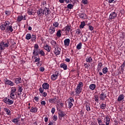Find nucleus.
I'll return each instance as SVG.
<instances>
[{
  "instance_id": "f257e3e1",
  "label": "nucleus",
  "mask_w": 125,
  "mask_h": 125,
  "mask_svg": "<svg viewBox=\"0 0 125 125\" xmlns=\"http://www.w3.org/2000/svg\"><path fill=\"white\" fill-rule=\"evenodd\" d=\"M48 101L50 103H51V104H55L56 102L58 103H59V100H58V97L57 96H54L53 98L49 99L48 100Z\"/></svg>"
},
{
  "instance_id": "f03ea898",
  "label": "nucleus",
  "mask_w": 125,
  "mask_h": 125,
  "mask_svg": "<svg viewBox=\"0 0 125 125\" xmlns=\"http://www.w3.org/2000/svg\"><path fill=\"white\" fill-rule=\"evenodd\" d=\"M116 17H117V14L116 13V12H113L112 13H111V14H110L108 20L111 22L113 21V19H115Z\"/></svg>"
},
{
  "instance_id": "7ed1b4c3",
  "label": "nucleus",
  "mask_w": 125,
  "mask_h": 125,
  "mask_svg": "<svg viewBox=\"0 0 125 125\" xmlns=\"http://www.w3.org/2000/svg\"><path fill=\"white\" fill-rule=\"evenodd\" d=\"M3 102H4V103L8 104V105H12V104H13V103H14V101L11 100L9 99H7V98H5L3 99Z\"/></svg>"
},
{
  "instance_id": "20e7f679",
  "label": "nucleus",
  "mask_w": 125,
  "mask_h": 125,
  "mask_svg": "<svg viewBox=\"0 0 125 125\" xmlns=\"http://www.w3.org/2000/svg\"><path fill=\"white\" fill-rule=\"evenodd\" d=\"M58 114L59 115V118L60 120H62V118H63V117H65V116H66L65 112H62V110H59Z\"/></svg>"
},
{
  "instance_id": "39448f33",
  "label": "nucleus",
  "mask_w": 125,
  "mask_h": 125,
  "mask_svg": "<svg viewBox=\"0 0 125 125\" xmlns=\"http://www.w3.org/2000/svg\"><path fill=\"white\" fill-rule=\"evenodd\" d=\"M44 11V9H42V8L39 9L37 11V14L38 15V16H43Z\"/></svg>"
},
{
  "instance_id": "423d86ee",
  "label": "nucleus",
  "mask_w": 125,
  "mask_h": 125,
  "mask_svg": "<svg viewBox=\"0 0 125 125\" xmlns=\"http://www.w3.org/2000/svg\"><path fill=\"white\" fill-rule=\"evenodd\" d=\"M107 97V96H106V94H104L103 92H102V93L100 95L99 98L100 100L104 101L105 98Z\"/></svg>"
},
{
  "instance_id": "0eeeda50",
  "label": "nucleus",
  "mask_w": 125,
  "mask_h": 125,
  "mask_svg": "<svg viewBox=\"0 0 125 125\" xmlns=\"http://www.w3.org/2000/svg\"><path fill=\"white\" fill-rule=\"evenodd\" d=\"M50 13V10H49V8H47L45 7L44 9V12H43V15L45 14V15H48Z\"/></svg>"
},
{
  "instance_id": "6e6552de",
  "label": "nucleus",
  "mask_w": 125,
  "mask_h": 125,
  "mask_svg": "<svg viewBox=\"0 0 125 125\" xmlns=\"http://www.w3.org/2000/svg\"><path fill=\"white\" fill-rule=\"evenodd\" d=\"M42 86L43 89H48L49 88V84L47 83H44L42 84Z\"/></svg>"
},
{
  "instance_id": "1a4fd4ad",
  "label": "nucleus",
  "mask_w": 125,
  "mask_h": 125,
  "mask_svg": "<svg viewBox=\"0 0 125 125\" xmlns=\"http://www.w3.org/2000/svg\"><path fill=\"white\" fill-rule=\"evenodd\" d=\"M61 50V49L59 47H57V49L55 48L54 52L56 55H59V54H60Z\"/></svg>"
},
{
  "instance_id": "9d476101",
  "label": "nucleus",
  "mask_w": 125,
  "mask_h": 125,
  "mask_svg": "<svg viewBox=\"0 0 125 125\" xmlns=\"http://www.w3.org/2000/svg\"><path fill=\"white\" fill-rule=\"evenodd\" d=\"M6 31L7 32H10L11 33H12L13 31V28H12V25L7 26L6 27Z\"/></svg>"
},
{
  "instance_id": "9b49d317",
  "label": "nucleus",
  "mask_w": 125,
  "mask_h": 125,
  "mask_svg": "<svg viewBox=\"0 0 125 125\" xmlns=\"http://www.w3.org/2000/svg\"><path fill=\"white\" fill-rule=\"evenodd\" d=\"M125 99V96H124V94H121L119 96L117 101L118 102H120L122 101V100H124Z\"/></svg>"
},
{
  "instance_id": "f8f14e48",
  "label": "nucleus",
  "mask_w": 125,
  "mask_h": 125,
  "mask_svg": "<svg viewBox=\"0 0 125 125\" xmlns=\"http://www.w3.org/2000/svg\"><path fill=\"white\" fill-rule=\"evenodd\" d=\"M32 12H35V10L33 9V8H29L27 10V13L29 15H32L33 14Z\"/></svg>"
},
{
  "instance_id": "ddd939ff",
  "label": "nucleus",
  "mask_w": 125,
  "mask_h": 125,
  "mask_svg": "<svg viewBox=\"0 0 125 125\" xmlns=\"http://www.w3.org/2000/svg\"><path fill=\"white\" fill-rule=\"evenodd\" d=\"M25 17V16H24V18H23V16H20L18 17L17 21H18V22H21L22 19V20H26Z\"/></svg>"
},
{
  "instance_id": "4468645a",
  "label": "nucleus",
  "mask_w": 125,
  "mask_h": 125,
  "mask_svg": "<svg viewBox=\"0 0 125 125\" xmlns=\"http://www.w3.org/2000/svg\"><path fill=\"white\" fill-rule=\"evenodd\" d=\"M82 90H83L82 88H80L79 87H77L75 89V92H76L77 94H80L82 92Z\"/></svg>"
},
{
  "instance_id": "2eb2a0df",
  "label": "nucleus",
  "mask_w": 125,
  "mask_h": 125,
  "mask_svg": "<svg viewBox=\"0 0 125 125\" xmlns=\"http://www.w3.org/2000/svg\"><path fill=\"white\" fill-rule=\"evenodd\" d=\"M71 30V26L69 25H67L65 27V32L66 34H69V31Z\"/></svg>"
},
{
  "instance_id": "dca6fc26",
  "label": "nucleus",
  "mask_w": 125,
  "mask_h": 125,
  "mask_svg": "<svg viewBox=\"0 0 125 125\" xmlns=\"http://www.w3.org/2000/svg\"><path fill=\"white\" fill-rule=\"evenodd\" d=\"M2 45H3V47H8L9 46V42L7 40L6 43L2 42Z\"/></svg>"
},
{
  "instance_id": "f3484780",
  "label": "nucleus",
  "mask_w": 125,
  "mask_h": 125,
  "mask_svg": "<svg viewBox=\"0 0 125 125\" xmlns=\"http://www.w3.org/2000/svg\"><path fill=\"white\" fill-rule=\"evenodd\" d=\"M49 34L52 35L55 32V27H51L49 29Z\"/></svg>"
},
{
  "instance_id": "a211bd4d",
  "label": "nucleus",
  "mask_w": 125,
  "mask_h": 125,
  "mask_svg": "<svg viewBox=\"0 0 125 125\" xmlns=\"http://www.w3.org/2000/svg\"><path fill=\"white\" fill-rule=\"evenodd\" d=\"M64 45H66V46H69V44H70V39H66L64 41Z\"/></svg>"
},
{
  "instance_id": "6ab92c4d",
  "label": "nucleus",
  "mask_w": 125,
  "mask_h": 125,
  "mask_svg": "<svg viewBox=\"0 0 125 125\" xmlns=\"http://www.w3.org/2000/svg\"><path fill=\"white\" fill-rule=\"evenodd\" d=\"M22 91H23V88H22L21 86H19L18 89V95L19 96V95H21V94H22Z\"/></svg>"
},
{
  "instance_id": "aec40b11",
  "label": "nucleus",
  "mask_w": 125,
  "mask_h": 125,
  "mask_svg": "<svg viewBox=\"0 0 125 125\" xmlns=\"http://www.w3.org/2000/svg\"><path fill=\"white\" fill-rule=\"evenodd\" d=\"M15 83L16 84H18V83H22V80H21V78H18L16 79Z\"/></svg>"
},
{
  "instance_id": "412c9836",
  "label": "nucleus",
  "mask_w": 125,
  "mask_h": 125,
  "mask_svg": "<svg viewBox=\"0 0 125 125\" xmlns=\"http://www.w3.org/2000/svg\"><path fill=\"white\" fill-rule=\"evenodd\" d=\"M4 111L6 112L7 115H9V116H11V113L10 112V110L8 108H4Z\"/></svg>"
},
{
  "instance_id": "4be33fe9",
  "label": "nucleus",
  "mask_w": 125,
  "mask_h": 125,
  "mask_svg": "<svg viewBox=\"0 0 125 125\" xmlns=\"http://www.w3.org/2000/svg\"><path fill=\"white\" fill-rule=\"evenodd\" d=\"M96 87V85L95 84H91L89 85V88L90 89H91V90H94Z\"/></svg>"
},
{
  "instance_id": "5701e85b",
  "label": "nucleus",
  "mask_w": 125,
  "mask_h": 125,
  "mask_svg": "<svg viewBox=\"0 0 125 125\" xmlns=\"http://www.w3.org/2000/svg\"><path fill=\"white\" fill-rule=\"evenodd\" d=\"M102 66H103L102 62H100L98 63V67H97V70H98V72H99V71H100V70H101V68L102 67Z\"/></svg>"
},
{
  "instance_id": "b1692460",
  "label": "nucleus",
  "mask_w": 125,
  "mask_h": 125,
  "mask_svg": "<svg viewBox=\"0 0 125 125\" xmlns=\"http://www.w3.org/2000/svg\"><path fill=\"white\" fill-rule=\"evenodd\" d=\"M38 111V109L36 107H32L31 109H30V112L32 113H36Z\"/></svg>"
},
{
  "instance_id": "393cba45",
  "label": "nucleus",
  "mask_w": 125,
  "mask_h": 125,
  "mask_svg": "<svg viewBox=\"0 0 125 125\" xmlns=\"http://www.w3.org/2000/svg\"><path fill=\"white\" fill-rule=\"evenodd\" d=\"M86 61L88 63H91V62H92V58H91V57H87Z\"/></svg>"
},
{
  "instance_id": "a878e982",
  "label": "nucleus",
  "mask_w": 125,
  "mask_h": 125,
  "mask_svg": "<svg viewBox=\"0 0 125 125\" xmlns=\"http://www.w3.org/2000/svg\"><path fill=\"white\" fill-rule=\"evenodd\" d=\"M51 48L50 47V46L48 45H46L45 46H44V49H45V50H47V51H48V52H50V49Z\"/></svg>"
},
{
  "instance_id": "bb28decb",
  "label": "nucleus",
  "mask_w": 125,
  "mask_h": 125,
  "mask_svg": "<svg viewBox=\"0 0 125 125\" xmlns=\"http://www.w3.org/2000/svg\"><path fill=\"white\" fill-rule=\"evenodd\" d=\"M57 77H58V74H53L51 77V80H52L53 81H55V80L57 79Z\"/></svg>"
},
{
  "instance_id": "cd10ccee",
  "label": "nucleus",
  "mask_w": 125,
  "mask_h": 125,
  "mask_svg": "<svg viewBox=\"0 0 125 125\" xmlns=\"http://www.w3.org/2000/svg\"><path fill=\"white\" fill-rule=\"evenodd\" d=\"M26 40H31L32 39V35H31V34L28 33L26 34V36L25 37Z\"/></svg>"
},
{
  "instance_id": "c85d7f7f",
  "label": "nucleus",
  "mask_w": 125,
  "mask_h": 125,
  "mask_svg": "<svg viewBox=\"0 0 125 125\" xmlns=\"http://www.w3.org/2000/svg\"><path fill=\"white\" fill-rule=\"evenodd\" d=\"M61 68H63L64 70H67V64L65 63H62L61 64Z\"/></svg>"
},
{
  "instance_id": "c756f323",
  "label": "nucleus",
  "mask_w": 125,
  "mask_h": 125,
  "mask_svg": "<svg viewBox=\"0 0 125 125\" xmlns=\"http://www.w3.org/2000/svg\"><path fill=\"white\" fill-rule=\"evenodd\" d=\"M11 93H17V92H16V88L15 87H12Z\"/></svg>"
},
{
  "instance_id": "7c9ffc66",
  "label": "nucleus",
  "mask_w": 125,
  "mask_h": 125,
  "mask_svg": "<svg viewBox=\"0 0 125 125\" xmlns=\"http://www.w3.org/2000/svg\"><path fill=\"white\" fill-rule=\"evenodd\" d=\"M62 34H61V30H59L56 34V36L57 37H58L59 38H60V37H61Z\"/></svg>"
},
{
  "instance_id": "2f4dec72",
  "label": "nucleus",
  "mask_w": 125,
  "mask_h": 125,
  "mask_svg": "<svg viewBox=\"0 0 125 125\" xmlns=\"http://www.w3.org/2000/svg\"><path fill=\"white\" fill-rule=\"evenodd\" d=\"M85 26V22L84 21L81 22V24L80 25V28L83 29Z\"/></svg>"
},
{
  "instance_id": "473e14b6",
  "label": "nucleus",
  "mask_w": 125,
  "mask_h": 125,
  "mask_svg": "<svg viewBox=\"0 0 125 125\" xmlns=\"http://www.w3.org/2000/svg\"><path fill=\"white\" fill-rule=\"evenodd\" d=\"M53 26L55 27V28H57L59 26V23L57 21H55L53 23Z\"/></svg>"
},
{
  "instance_id": "72a5a7b5",
  "label": "nucleus",
  "mask_w": 125,
  "mask_h": 125,
  "mask_svg": "<svg viewBox=\"0 0 125 125\" xmlns=\"http://www.w3.org/2000/svg\"><path fill=\"white\" fill-rule=\"evenodd\" d=\"M107 72H108V68L104 67L103 69V74H107Z\"/></svg>"
},
{
  "instance_id": "f704fd0d",
  "label": "nucleus",
  "mask_w": 125,
  "mask_h": 125,
  "mask_svg": "<svg viewBox=\"0 0 125 125\" xmlns=\"http://www.w3.org/2000/svg\"><path fill=\"white\" fill-rule=\"evenodd\" d=\"M6 83L9 85H13V83L11 81H10L9 80H6Z\"/></svg>"
},
{
  "instance_id": "c9c22d12",
  "label": "nucleus",
  "mask_w": 125,
  "mask_h": 125,
  "mask_svg": "<svg viewBox=\"0 0 125 125\" xmlns=\"http://www.w3.org/2000/svg\"><path fill=\"white\" fill-rule=\"evenodd\" d=\"M83 86V82H80L77 85V87H80L82 88Z\"/></svg>"
},
{
  "instance_id": "e433bc0d",
  "label": "nucleus",
  "mask_w": 125,
  "mask_h": 125,
  "mask_svg": "<svg viewBox=\"0 0 125 125\" xmlns=\"http://www.w3.org/2000/svg\"><path fill=\"white\" fill-rule=\"evenodd\" d=\"M67 7L68 8V9H72V8L74 7V5L72 4H68Z\"/></svg>"
},
{
  "instance_id": "4c0bfd02",
  "label": "nucleus",
  "mask_w": 125,
  "mask_h": 125,
  "mask_svg": "<svg viewBox=\"0 0 125 125\" xmlns=\"http://www.w3.org/2000/svg\"><path fill=\"white\" fill-rule=\"evenodd\" d=\"M82 45H83L82 42H80L77 46V49H81L82 48Z\"/></svg>"
},
{
  "instance_id": "58836bf2",
  "label": "nucleus",
  "mask_w": 125,
  "mask_h": 125,
  "mask_svg": "<svg viewBox=\"0 0 125 125\" xmlns=\"http://www.w3.org/2000/svg\"><path fill=\"white\" fill-rule=\"evenodd\" d=\"M105 119H106L105 124H110V118H109V116H106L105 117Z\"/></svg>"
},
{
  "instance_id": "ea45409f",
  "label": "nucleus",
  "mask_w": 125,
  "mask_h": 125,
  "mask_svg": "<svg viewBox=\"0 0 125 125\" xmlns=\"http://www.w3.org/2000/svg\"><path fill=\"white\" fill-rule=\"evenodd\" d=\"M6 26L4 24H2L0 25V28L1 31H4L5 30Z\"/></svg>"
},
{
  "instance_id": "a19ab883",
  "label": "nucleus",
  "mask_w": 125,
  "mask_h": 125,
  "mask_svg": "<svg viewBox=\"0 0 125 125\" xmlns=\"http://www.w3.org/2000/svg\"><path fill=\"white\" fill-rule=\"evenodd\" d=\"M80 18L82 19H84V16L85 14L84 13H81L79 15Z\"/></svg>"
},
{
  "instance_id": "79ce46f5",
  "label": "nucleus",
  "mask_w": 125,
  "mask_h": 125,
  "mask_svg": "<svg viewBox=\"0 0 125 125\" xmlns=\"http://www.w3.org/2000/svg\"><path fill=\"white\" fill-rule=\"evenodd\" d=\"M12 122L15 124H17L19 122V120L17 118H15L12 120Z\"/></svg>"
},
{
  "instance_id": "37998d69",
  "label": "nucleus",
  "mask_w": 125,
  "mask_h": 125,
  "mask_svg": "<svg viewBox=\"0 0 125 125\" xmlns=\"http://www.w3.org/2000/svg\"><path fill=\"white\" fill-rule=\"evenodd\" d=\"M37 39V37H36L35 35L33 34L31 36V42H33V41H35Z\"/></svg>"
},
{
  "instance_id": "c03bdc74",
  "label": "nucleus",
  "mask_w": 125,
  "mask_h": 125,
  "mask_svg": "<svg viewBox=\"0 0 125 125\" xmlns=\"http://www.w3.org/2000/svg\"><path fill=\"white\" fill-rule=\"evenodd\" d=\"M15 94H14V93H11L10 94V97H11V98H12V99H14V98H15Z\"/></svg>"
},
{
  "instance_id": "a18cd8bd",
  "label": "nucleus",
  "mask_w": 125,
  "mask_h": 125,
  "mask_svg": "<svg viewBox=\"0 0 125 125\" xmlns=\"http://www.w3.org/2000/svg\"><path fill=\"white\" fill-rule=\"evenodd\" d=\"M39 54H41L42 56H44V55H45L44 52L42 51V50H41L40 51H39Z\"/></svg>"
},
{
  "instance_id": "49530a36",
  "label": "nucleus",
  "mask_w": 125,
  "mask_h": 125,
  "mask_svg": "<svg viewBox=\"0 0 125 125\" xmlns=\"http://www.w3.org/2000/svg\"><path fill=\"white\" fill-rule=\"evenodd\" d=\"M101 108L102 109H105V108H106V104H102L101 105Z\"/></svg>"
},
{
  "instance_id": "de8ad7c7",
  "label": "nucleus",
  "mask_w": 125,
  "mask_h": 125,
  "mask_svg": "<svg viewBox=\"0 0 125 125\" xmlns=\"http://www.w3.org/2000/svg\"><path fill=\"white\" fill-rule=\"evenodd\" d=\"M36 53H40V51H39V50H37V49H34L33 54H36Z\"/></svg>"
},
{
  "instance_id": "09e8293b",
  "label": "nucleus",
  "mask_w": 125,
  "mask_h": 125,
  "mask_svg": "<svg viewBox=\"0 0 125 125\" xmlns=\"http://www.w3.org/2000/svg\"><path fill=\"white\" fill-rule=\"evenodd\" d=\"M72 106H73V103H71V102H69V103H68L69 109H71V108H72Z\"/></svg>"
},
{
  "instance_id": "8fccbe9b",
  "label": "nucleus",
  "mask_w": 125,
  "mask_h": 125,
  "mask_svg": "<svg viewBox=\"0 0 125 125\" xmlns=\"http://www.w3.org/2000/svg\"><path fill=\"white\" fill-rule=\"evenodd\" d=\"M51 43L52 45H54L55 46V45H56V44H57V43L56 42H55L53 40L51 42Z\"/></svg>"
},
{
  "instance_id": "3c124183",
  "label": "nucleus",
  "mask_w": 125,
  "mask_h": 125,
  "mask_svg": "<svg viewBox=\"0 0 125 125\" xmlns=\"http://www.w3.org/2000/svg\"><path fill=\"white\" fill-rule=\"evenodd\" d=\"M84 66L85 67V68H86L87 69H88L89 68V66H90V65L89 64H87V63H84Z\"/></svg>"
},
{
  "instance_id": "603ef678",
  "label": "nucleus",
  "mask_w": 125,
  "mask_h": 125,
  "mask_svg": "<svg viewBox=\"0 0 125 125\" xmlns=\"http://www.w3.org/2000/svg\"><path fill=\"white\" fill-rule=\"evenodd\" d=\"M86 110H87L88 112L90 111V107L88 104L86 105Z\"/></svg>"
},
{
  "instance_id": "864d4df0",
  "label": "nucleus",
  "mask_w": 125,
  "mask_h": 125,
  "mask_svg": "<svg viewBox=\"0 0 125 125\" xmlns=\"http://www.w3.org/2000/svg\"><path fill=\"white\" fill-rule=\"evenodd\" d=\"M9 24H10V22H9V21H5V23H4V25L6 26V27H7V26H9Z\"/></svg>"
},
{
  "instance_id": "5fc2aeb1",
  "label": "nucleus",
  "mask_w": 125,
  "mask_h": 125,
  "mask_svg": "<svg viewBox=\"0 0 125 125\" xmlns=\"http://www.w3.org/2000/svg\"><path fill=\"white\" fill-rule=\"evenodd\" d=\"M35 58H36L35 62H40V61L41 60V58H37V57H35Z\"/></svg>"
},
{
  "instance_id": "6e6d98bb",
  "label": "nucleus",
  "mask_w": 125,
  "mask_h": 125,
  "mask_svg": "<svg viewBox=\"0 0 125 125\" xmlns=\"http://www.w3.org/2000/svg\"><path fill=\"white\" fill-rule=\"evenodd\" d=\"M39 91H40V93H43V88H42V87H41L39 88Z\"/></svg>"
},
{
  "instance_id": "4d7b16f0",
  "label": "nucleus",
  "mask_w": 125,
  "mask_h": 125,
  "mask_svg": "<svg viewBox=\"0 0 125 125\" xmlns=\"http://www.w3.org/2000/svg\"><path fill=\"white\" fill-rule=\"evenodd\" d=\"M76 33L77 35H80V34H81V30H80V29H77Z\"/></svg>"
},
{
  "instance_id": "13d9d810",
  "label": "nucleus",
  "mask_w": 125,
  "mask_h": 125,
  "mask_svg": "<svg viewBox=\"0 0 125 125\" xmlns=\"http://www.w3.org/2000/svg\"><path fill=\"white\" fill-rule=\"evenodd\" d=\"M57 116H56V115H54L53 117V121H55V122H56V121H57Z\"/></svg>"
},
{
  "instance_id": "bf43d9fd",
  "label": "nucleus",
  "mask_w": 125,
  "mask_h": 125,
  "mask_svg": "<svg viewBox=\"0 0 125 125\" xmlns=\"http://www.w3.org/2000/svg\"><path fill=\"white\" fill-rule=\"evenodd\" d=\"M83 42H87V37H86V36H84L83 37Z\"/></svg>"
},
{
  "instance_id": "052dcab7",
  "label": "nucleus",
  "mask_w": 125,
  "mask_h": 125,
  "mask_svg": "<svg viewBox=\"0 0 125 125\" xmlns=\"http://www.w3.org/2000/svg\"><path fill=\"white\" fill-rule=\"evenodd\" d=\"M82 2L83 4H87V0H82Z\"/></svg>"
},
{
  "instance_id": "680f3d73",
  "label": "nucleus",
  "mask_w": 125,
  "mask_h": 125,
  "mask_svg": "<svg viewBox=\"0 0 125 125\" xmlns=\"http://www.w3.org/2000/svg\"><path fill=\"white\" fill-rule=\"evenodd\" d=\"M98 100H99V97H98V96H95V101H96L97 102V101H98Z\"/></svg>"
},
{
  "instance_id": "e2e57ef3",
  "label": "nucleus",
  "mask_w": 125,
  "mask_h": 125,
  "mask_svg": "<svg viewBox=\"0 0 125 125\" xmlns=\"http://www.w3.org/2000/svg\"><path fill=\"white\" fill-rule=\"evenodd\" d=\"M45 104H46L45 101H42L41 102V105H42V106H44V105H45Z\"/></svg>"
},
{
  "instance_id": "0e129e2a",
  "label": "nucleus",
  "mask_w": 125,
  "mask_h": 125,
  "mask_svg": "<svg viewBox=\"0 0 125 125\" xmlns=\"http://www.w3.org/2000/svg\"><path fill=\"white\" fill-rule=\"evenodd\" d=\"M51 113L52 114H54L55 113V108L53 107L51 109Z\"/></svg>"
},
{
  "instance_id": "69168bd1",
  "label": "nucleus",
  "mask_w": 125,
  "mask_h": 125,
  "mask_svg": "<svg viewBox=\"0 0 125 125\" xmlns=\"http://www.w3.org/2000/svg\"><path fill=\"white\" fill-rule=\"evenodd\" d=\"M42 94V96H43L44 97H46V95H47V93H46V92H43V93Z\"/></svg>"
},
{
  "instance_id": "338daca9",
  "label": "nucleus",
  "mask_w": 125,
  "mask_h": 125,
  "mask_svg": "<svg viewBox=\"0 0 125 125\" xmlns=\"http://www.w3.org/2000/svg\"><path fill=\"white\" fill-rule=\"evenodd\" d=\"M40 71H41V72H43V71H44V67L41 66L40 68Z\"/></svg>"
},
{
  "instance_id": "774afa93",
  "label": "nucleus",
  "mask_w": 125,
  "mask_h": 125,
  "mask_svg": "<svg viewBox=\"0 0 125 125\" xmlns=\"http://www.w3.org/2000/svg\"><path fill=\"white\" fill-rule=\"evenodd\" d=\"M69 102H71V103H73L74 102V99L73 98H70L69 100Z\"/></svg>"
}]
</instances>
